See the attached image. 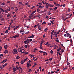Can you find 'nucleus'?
<instances>
[{
  "instance_id": "nucleus-17",
  "label": "nucleus",
  "mask_w": 74,
  "mask_h": 74,
  "mask_svg": "<svg viewBox=\"0 0 74 74\" xmlns=\"http://www.w3.org/2000/svg\"><path fill=\"white\" fill-rule=\"evenodd\" d=\"M5 33H8V30H7L5 32Z\"/></svg>"
},
{
  "instance_id": "nucleus-54",
  "label": "nucleus",
  "mask_w": 74,
  "mask_h": 74,
  "mask_svg": "<svg viewBox=\"0 0 74 74\" xmlns=\"http://www.w3.org/2000/svg\"><path fill=\"white\" fill-rule=\"evenodd\" d=\"M61 52H62V53H63V52H64V50L63 49H62V50H61Z\"/></svg>"
},
{
  "instance_id": "nucleus-51",
  "label": "nucleus",
  "mask_w": 74,
  "mask_h": 74,
  "mask_svg": "<svg viewBox=\"0 0 74 74\" xmlns=\"http://www.w3.org/2000/svg\"><path fill=\"white\" fill-rule=\"evenodd\" d=\"M29 34V32H27L25 33V34Z\"/></svg>"
},
{
  "instance_id": "nucleus-10",
  "label": "nucleus",
  "mask_w": 74,
  "mask_h": 74,
  "mask_svg": "<svg viewBox=\"0 0 74 74\" xmlns=\"http://www.w3.org/2000/svg\"><path fill=\"white\" fill-rule=\"evenodd\" d=\"M24 32V30L21 29V30H20V33H22V32Z\"/></svg>"
},
{
  "instance_id": "nucleus-34",
  "label": "nucleus",
  "mask_w": 74,
  "mask_h": 74,
  "mask_svg": "<svg viewBox=\"0 0 74 74\" xmlns=\"http://www.w3.org/2000/svg\"><path fill=\"white\" fill-rule=\"evenodd\" d=\"M24 43H26V42H27V40H25L23 42Z\"/></svg>"
},
{
  "instance_id": "nucleus-57",
  "label": "nucleus",
  "mask_w": 74,
  "mask_h": 74,
  "mask_svg": "<svg viewBox=\"0 0 74 74\" xmlns=\"http://www.w3.org/2000/svg\"><path fill=\"white\" fill-rule=\"evenodd\" d=\"M32 18V17L31 15L29 16V18Z\"/></svg>"
},
{
  "instance_id": "nucleus-8",
  "label": "nucleus",
  "mask_w": 74,
  "mask_h": 74,
  "mask_svg": "<svg viewBox=\"0 0 74 74\" xmlns=\"http://www.w3.org/2000/svg\"><path fill=\"white\" fill-rule=\"evenodd\" d=\"M44 42H45V41H44V40H42L41 41V44H42V43H44Z\"/></svg>"
},
{
  "instance_id": "nucleus-37",
  "label": "nucleus",
  "mask_w": 74,
  "mask_h": 74,
  "mask_svg": "<svg viewBox=\"0 0 74 74\" xmlns=\"http://www.w3.org/2000/svg\"><path fill=\"white\" fill-rule=\"evenodd\" d=\"M42 7V6L41 5H40L38 7V8H41Z\"/></svg>"
},
{
  "instance_id": "nucleus-39",
  "label": "nucleus",
  "mask_w": 74,
  "mask_h": 74,
  "mask_svg": "<svg viewBox=\"0 0 74 74\" xmlns=\"http://www.w3.org/2000/svg\"><path fill=\"white\" fill-rule=\"evenodd\" d=\"M19 4H23V3H22V2H19Z\"/></svg>"
},
{
  "instance_id": "nucleus-29",
  "label": "nucleus",
  "mask_w": 74,
  "mask_h": 74,
  "mask_svg": "<svg viewBox=\"0 0 74 74\" xmlns=\"http://www.w3.org/2000/svg\"><path fill=\"white\" fill-rule=\"evenodd\" d=\"M45 24H46V22H43L42 23V25H44Z\"/></svg>"
},
{
  "instance_id": "nucleus-2",
  "label": "nucleus",
  "mask_w": 74,
  "mask_h": 74,
  "mask_svg": "<svg viewBox=\"0 0 74 74\" xmlns=\"http://www.w3.org/2000/svg\"><path fill=\"white\" fill-rule=\"evenodd\" d=\"M13 72L14 73V72H15V71H16V70H17L16 69V68H13Z\"/></svg>"
},
{
  "instance_id": "nucleus-23",
  "label": "nucleus",
  "mask_w": 74,
  "mask_h": 74,
  "mask_svg": "<svg viewBox=\"0 0 74 74\" xmlns=\"http://www.w3.org/2000/svg\"><path fill=\"white\" fill-rule=\"evenodd\" d=\"M56 6L57 7H59V6H60V4L59 5L57 3V4H56Z\"/></svg>"
},
{
  "instance_id": "nucleus-6",
  "label": "nucleus",
  "mask_w": 74,
  "mask_h": 74,
  "mask_svg": "<svg viewBox=\"0 0 74 74\" xmlns=\"http://www.w3.org/2000/svg\"><path fill=\"white\" fill-rule=\"evenodd\" d=\"M8 11V9H7L6 10H5L4 11V12H5V13H7V12Z\"/></svg>"
},
{
  "instance_id": "nucleus-18",
  "label": "nucleus",
  "mask_w": 74,
  "mask_h": 74,
  "mask_svg": "<svg viewBox=\"0 0 74 74\" xmlns=\"http://www.w3.org/2000/svg\"><path fill=\"white\" fill-rule=\"evenodd\" d=\"M37 26H38V29H39V28H40V24H39V23H38L37 24Z\"/></svg>"
},
{
  "instance_id": "nucleus-41",
  "label": "nucleus",
  "mask_w": 74,
  "mask_h": 74,
  "mask_svg": "<svg viewBox=\"0 0 74 74\" xmlns=\"http://www.w3.org/2000/svg\"><path fill=\"white\" fill-rule=\"evenodd\" d=\"M50 7H53V5H50Z\"/></svg>"
},
{
  "instance_id": "nucleus-14",
  "label": "nucleus",
  "mask_w": 74,
  "mask_h": 74,
  "mask_svg": "<svg viewBox=\"0 0 74 74\" xmlns=\"http://www.w3.org/2000/svg\"><path fill=\"white\" fill-rule=\"evenodd\" d=\"M7 45L4 46V48L5 49H7Z\"/></svg>"
},
{
  "instance_id": "nucleus-47",
  "label": "nucleus",
  "mask_w": 74,
  "mask_h": 74,
  "mask_svg": "<svg viewBox=\"0 0 74 74\" xmlns=\"http://www.w3.org/2000/svg\"><path fill=\"white\" fill-rule=\"evenodd\" d=\"M28 53H29V52H27H27H25V55H27V54H28Z\"/></svg>"
},
{
  "instance_id": "nucleus-11",
  "label": "nucleus",
  "mask_w": 74,
  "mask_h": 74,
  "mask_svg": "<svg viewBox=\"0 0 74 74\" xmlns=\"http://www.w3.org/2000/svg\"><path fill=\"white\" fill-rule=\"evenodd\" d=\"M27 60V58L25 59H24L23 60L24 62H25V61H26Z\"/></svg>"
},
{
  "instance_id": "nucleus-33",
  "label": "nucleus",
  "mask_w": 74,
  "mask_h": 74,
  "mask_svg": "<svg viewBox=\"0 0 74 74\" xmlns=\"http://www.w3.org/2000/svg\"><path fill=\"white\" fill-rule=\"evenodd\" d=\"M3 60L4 61V63H5L6 62V61L7 60V59L4 60Z\"/></svg>"
},
{
  "instance_id": "nucleus-45",
  "label": "nucleus",
  "mask_w": 74,
  "mask_h": 74,
  "mask_svg": "<svg viewBox=\"0 0 74 74\" xmlns=\"http://www.w3.org/2000/svg\"><path fill=\"white\" fill-rule=\"evenodd\" d=\"M49 42H48L46 43V44H45V45H48V44Z\"/></svg>"
},
{
  "instance_id": "nucleus-56",
  "label": "nucleus",
  "mask_w": 74,
  "mask_h": 74,
  "mask_svg": "<svg viewBox=\"0 0 74 74\" xmlns=\"http://www.w3.org/2000/svg\"><path fill=\"white\" fill-rule=\"evenodd\" d=\"M72 15V14H70L68 16H71Z\"/></svg>"
},
{
  "instance_id": "nucleus-36",
  "label": "nucleus",
  "mask_w": 74,
  "mask_h": 74,
  "mask_svg": "<svg viewBox=\"0 0 74 74\" xmlns=\"http://www.w3.org/2000/svg\"><path fill=\"white\" fill-rule=\"evenodd\" d=\"M51 45V44H49L47 45V47H49V46Z\"/></svg>"
},
{
  "instance_id": "nucleus-53",
  "label": "nucleus",
  "mask_w": 74,
  "mask_h": 74,
  "mask_svg": "<svg viewBox=\"0 0 74 74\" xmlns=\"http://www.w3.org/2000/svg\"><path fill=\"white\" fill-rule=\"evenodd\" d=\"M43 38H45V34L43 35Z\"/></svg>"
},
{
  "instance_id": "nucleus-42",
  "label": "nucleus",
  "mask_w": 74,
  "mask_h": 74,
  "mask_svg": "<svg viewBox=\"0 0 74 74\" xmlns=\"http://www.w3.org/2000/svg\"><path fill=\"white\" fill-rule=\"evenodd\" d=\"M1 10L2 11V12H4V10H3V9L2 8L1 9Z\"/></svg>"
},
{
  "instance_id": "nucleus-32",
  "label": "nucleus",
  "mask_w": 74,
  "mask_h": 74,
  "mask_svg": "<svg viewBox=\"0 0 74 74\" xmlns=\"http://www.w3.org/2000/svg\"><path fill=\"white\" fill-rule=\"evenodd\" d=\"M25 48H27V45H25Z\"/></svg>"
},
{
  "instance_id": "nucleus-44",
  "label": "nucleus",
  "mask_w": 74,
  "mask_h": 74,
  "mask_svg": "<svg viewBox=\"0 0 74 74\" xmlns=\"http://www.w3.org/2000/svg\"><path fill=\"white\" fill-rule=\"evenodd\" d=\"M28 4H29V3H28V2H27L26 3H25V5H28Z\"/></svg>"
},
{
  "instance_id": "nucleus-35",
  "label": "nucleus",
  "mask_w": 74,
  "mask_h": 74,
  "mask_svg": "<svg viewBox=\"0 0 74 74\" xmlns=\"http://www.w3.org/2000/svg\"><path fill=\"white\" fill-rule=\"evenodd\" d=\"M54 35L55 36L56 35H57V33H56V32H54Z\"/></svg>"
},
{
  "instance_id": "nucleus-5",
  "label": "nucleus",
  "mask_w": 74,
  "mask_h": 74,
  "mask_svg": "<svg viewBox=\"0 0 74 74\" xmlns=\"http://www.w3.org/2000/svg\"><path fill=\"white\" fill-rule=\"evenodd\" d=\"M4 53L5 54L7 53H8V50H6L4 52Z\"/></svg>"
},
{
  "instance_id": "nucleus-27",
  "label": "nucleus",
  "mask_w": 74,
  "mask_h": 74,
  "mask_svg": "<svg viewBox=\"0 0 74 74\" xmlns=\"http://www.w3.org/2000/svg\"><path fill=\"white\" fill-rule=\"evenodd\" d=\"M50 53H51V54H52L53 53V51H52V50H51L50 51Z\"/></svg>"
},
{
  "instance_id": "nucleus-21",
  "label": "nucleus",
  "mask_w": 74,
  "mask_h": 74,
  "mask_svg": "<svg viewBox=\"0 0 74 74\" xmlns=\"http://www.w3.org/2000/svg\"><path fill=\"white\" fill-rule=\"evenodd\" d=\"M51 14V11H49V12L48 13V14L49 15H50Z\"/></svg>"
},
{
  "instance_id": "nucleus-31",
  "label": "nucleus",
  "mask_w": 74,
  "mask_h": 74,
  "mask_svg": "<svg viewBox=\"0 0 74 74\" xmlns=\"http://www.w3.org/2000/svg\"><path fill=\"white\" fill-rule=\"evenodd\" d=\"M67 68L65 67V68H64L63 70H67Z\"/></svg>"
},
{
  "instance_id": "nucleus-19",
  "label": "nucleus",
  "mask_w": 74,
  "mask_h": 74,
  "mask_svg": "<svg viewBox=\"0 0 74 74\" xmlns=\"http://www.w3.org/2000/svg\"><path fill=\"white\" fill-rule=\"evenodd\" d=\"M24 62H23V60H21V64H23Z\"/></svg>"
},
{
  "instance_id": "nucleus-61",
  "label": "nucleus",
  "mask_w": 74,
  "mask_h": 74,
  "mask_svg": "<svg viewBox=\"0 0 74 74\" xmlns=\"http://www.w3.org/2000/svg\"><path fill=\"white\" fill-rule=\"evenodd\" d=\"M10 1H8L7 2V3H10Z\"/></svg>"
},
{
  "instance_id": "nucleus-1",
  "label": "nucleus",
  "mask_w": 74,
  "mask_h": 74,
  "mask_svg": "<svg viewBox=\"0 0 74 74\" xmlns=\"http://www.w3.org/2000/svg\"><path fill=\"white\" fill-rule=\"evenodd\" d=\"M13 51L14 53L13 52V53H14V54H15V55L18 54V51H17V50H16V49H14Z\"/></svg>"
},
{
  "instance_id": "nucleus-22",
  "label": "nucleus",
  "mask_w": 74,
  "mask_h": 74,
  "mask_svg": "<svg viewBox=\"0 0 74 74\" xmlns=\"http://www.w3.org/2000/svg\"><path fill=\"white\" fill-rule=\"evenodd\" d=\"M56 9H57V7H55L53 8V10L54 11H56Z\"/></svg>"
},
{
  "instance_id": "nucleus-25",
  "label": "nucleus",
  "mask_w": 74,
  "mask_h": 74,
  "mask_svg": "<svg viewBox=\"0 0 74 74\" xmlns=\"http://www.w3.org/2000/svg\"><path fill=\"white\" fill-rule=\"evenodd\" d=\"M20 69L21 70V72H22V71L23 70V69H22V68L21 67H20Z\"/></svg>"
},
{
  "instance_id": "nucleus-28",
  "label": "nucleus",
  "mask_w": 74,
  "mask_h": 74,
  "mask_svg": "<svg viewBox=\"0 0 74 74\" xmlns=\"http://www.w3.org/2000/svg\"><path fill=\"white\" fill-rule=\"evenodd\" d=\"M48 25H49V26H51V25H52V24H51V23H48Z\"/></svg>"
},
{
  "instance_id": "nucleus-30",
  "label": "nucleus",
  "mask_w": 74,
  "mask_h": 74,
  "mask_svg": "<svg viewBox=\"0 0 74 74\" xmlns=\"http://www.w3.org/2000/svg\"><path fill=\"white\" fill-rule=\"evenodd\" d=\"M10 16V14H8L7 16V18H8V17H9Z\"/></svg>"
},
{
  "instance_id": "nucleus-40",
  "label": "nucleus",
  "mask_w": 74,
  "mask_h": 74,
  "mask_svg": "<svg viewBox=\"0 0 74 74\" xmlns=\"http://www.w3.org/2000/svg\"><path fill=\"white\" fill-rule=\"evenodd\" d=\"M29 41L30 42H32V39H29Z\"/></svg>"
},
{
  "instance_id": "nucleus-15",
  "label": "nucleus",
  "mask_w": 74,
  "mask_h": 74,
  "mask_svg": "<svg viewBox=\"0 0 74 74\" xmlns=\"http://www.w3.org/2000/svg\"><path fill=\"white\" fill-rule=\"evenodd\" d=\"M13 21H14V20H11V22L10 23V24H12V23H13Z\"/></svg>"
},
{
  "instance_id": "nucleus-13",
  "label": "nucleus",
  "mask_w": 74,
  "mask_h": 74,
  "mask_svg": "<svg viewBox=\"0 0 74 74\" xmlns=\"http://www.w3.org/2000/svg\"><path fill=\"white\" fill-rule=\"evenodd\" d=\"M34 56H35L34 55H32L31 56H30V58H33Z\"/></svg>"
},
{
  "instance_id": "nucleus-24",
  "label": "nucleus",
  "mask_w": 74,
  "mask_h": 74,
  "mask_svg": "<svg viewBox=\"0 0 74 74\" xmlns=\"http://www.w3.org/2000/svg\"><path fill=\"white\" fill-rule=\"evenodd\" d=\"M37 11L38 12H40V9L39 8L37 9Z\"/></svg>"
},
{
  "instance_id": "nucleus-48",
  "label": "nucleus",
  "mask_w": 74,
  "mask_h": 74,
  "mask_svg": "<svg viewBox=\"0 0 74 74\" xmlns=\"http://www.w3.org/2000/svg\"><path fill=\"white\" fill-rule=\"evenodd\" d=\"M30 63H29L28 62H27V66H29V64Z\"/></svg>"
},
{
  "instance_id": "nucleus-4",
  "label": "nucleus",
  "mask_w": 74,
  "mask_h": 74,
  "mask_svg": "<svg viewBox=\"0 0 74 74\" xmlns=\"http://www.w3.org/2000/svg\"><path fill=\"white\" fill-rule=\"evenodd\" d=\"M42 45L40 44V48L41 49H42Z\"/></svg>"
},
{
  "instance_id": "nucleus-60",
  "label": "nucleus",
  "mask_w": 74,
  "mask_h": 74,
  "mask_svg": "<svg viewBox=\"0 0 74 74\" xmlns=\"http://www.w3.org/2000/svg\"><path fill=\"white\" fill-rule=\"evenodd\" d=\"M13 37H14V38H16V36L15 35V36H13Z\"/></svg>"
},
{
  "instance_id": "nucleus-50",
  "label": "nucleus",
  "mask_w": 74,
  "mask_h": 74,
  "mask_svg": "<svg viewBox=\"0 0 74 74\" xmlns=\"http://www.w3.org/2000/svg\"><path fill=\"white\" fill-rule=\"evenodd\" d=\"M11 10H14V8L13 7H12L11 8Z\"/></svg>"
},
{
  "instance_id": "nucleus-3",
  "label": "nucleus",
  "mask_w": 74,
  "mask_h": 74,
  "mask_svg": "<svg viewBox=\"0 0 74 74\" xmlns=\"http://www.w3.org/2000/svg\"><path fill=\"white\" fill-rule=\"evenodd\" d=\"M16 36V37H19V34H17L16 35H15Z\"/></svg>"
},
{
  "instance_id": "nucleus-59",
  "label": "nucleus",
  "mask_w": 74,
  "mask_h": 74,
  "mask_svg": "<svg viewBox=\"0 0 74 74\" xmlns=\"http://www.w3.org/2000/svg\"><path fill=\"white\" fill-rule=\"evenodd\" d=\"M56 42H59V40L58 39L56 40Z\"/></svg>"
},
{
  "instance_id": "nucleus-46",
  "label": "nucleus",
  "mask_w": 74,
  "mask_h": 74,
  "mask_svg": "<svg viewBox=\"0 0 74 74\" xmlns=\"http://www.w3.org/2000/svg\"><path fill=\"white\" fill-rule=\"evenodd\" d=\"M46 18H47V19H48L49 18V16H46Z\"/></svg>"
},
{
  "instance_id": "nucleus-64",
  "label": "nucleus",
  "mask_w": 74,
  "mask_h": 74,
  "mask_svg": "<svg viewBox=\"0 0 74 74\" xmlns=\"http://www.w3.org/2000/svg\"><path fill=\"white\" fill-rule=\"evenodd\" d=\"M8 30H10V27H8Z\"/></svg>"
},
{
  "instance_id": "nucleus-26",
  "label": "nucleus",
  "mask_w": 74,
  "mask_h": 74,
  "mask_svg": "<svg viewBox=\"0 0 74 74\" xmlns=\"http://www.w3.org/2000/svg\"><path fill=\"white\" fill-rule=\"evenodd\" d=\"M54 49H56V45H55L54 46Z\"/></svg>"
},
{
  "instance_id": "nucleus-52",
  "label": "nucleus",
  "mask_w": 74,
  "mask_h": 74,
  "mask_svg": "<svg viewBox=\"0 0 74 74\" xmlns=\"http://www.w3.org/2000/svg\"><path fill=\"white\" fill-rule=\"evenodd\" d=\"M4 4V3H2L1 4L2 5H3Z\"/></svg>"
},
{
  "instance_id": "nucleus-20",
  "label": "nucleus",
  "mask_w": 74,
  "mask_h": 74,
  "mask_svg": "<svg viewBox=\"0 0 74 74\" xmlns=\"http://www.w3.org/2000/svg\"><path fill=\"white\" fill-rule=\"evenodd\" d=\"M36 62H35L34 64V65L33 66V67H34L35 66H36Z\"/></svg>"
},
{
  "instance_id": "nucleus-43",
  "label": "nucleus",
  "mask_w": 74,
  "mask_h": 74,
  "mask_svg": "<svg viewBox=\"0 0 74 74\" xmlns=\"http://www.w3.org/2000/svg\"><path fill=\"white\" fill-rule=\"evenodd\" d=\"M11 28H14L15 27V26H11Z\"/></svg>"
},
{
  "instance_id": "nucleus-38",
  "label": "nucleus",
  "mask_w": 74,
  "mask_h": 74,
  "mask_svg": "<svg viewBox=\"0 0 74 74\" xmlns=\"http://www.w3.org/2000/svg\"><path fill=\"white\" fill-rule=\"evenodd\" d=\"M66 37H69V34H66Z\"/></svg>"
},
{
  "instance_id": "nucleus-9",
  "label": "nucleus",
  "mask_w": 74,
  "mask_h": 74,
  "mask_svg": "<svg viewBox=\"0 0 74 74\" xmlns=\"http://www.w3.org/2000/svg\"><path fill=\"white\" fill-rule=\"evenodd\" d=\"M19 56H17L16 57V59H19V58H20V57H19Z\"/></svg>"
},
{
  "instance_id": "nucleus-7",
  "label": "nucleus",
  "mask_w": 74,
  "mask_h": 74,
  "mask_svg": "<svg viewBox=\"0 0 74 74\" xmlns=\"http://www.w3.org/2000/svg\"><path fill=\"white\" fill-rule=\"evenodd\" d=\"M54 31H55V30H53L51 32V35H53V32H54Z\"/></svg>"
},
{
  "instance_id": "nucleus-55",
  "label": "nucleus",
  "mask_w": 74,
  "mask_h": 74,
  "mask_svg": "<svg viewBox=\"0 0 74 74\" xmlns=\"http://www.w3.org/2000/svg\"><path fill=\"white\" fill-rule=\"evenodd\" d=\"M32 38V36H29L28 37V38Z\"/></svg>"
},
{
  "instance_id": "nucleus-58",
  "label": "nucleus",
  "mask_w": 74,
  "mask_h": 74,
  "mask_svg": "<svg viewBox=\"0 0 74 74\" xmlns=\"http://www.w3.org/2000/svg\"><path fill=\"white\" fill-rule=\"evenodd\" d=\"M28 7H30V5H27Z\"/></svg>"
},
{
  "instance_id": "nucleus-63",
  "label": "nucleus",
  "mask_w": 74,
  "mask_h": 74,
  "mask_svg": "<svg viewBox=\"0 0 74 74\" xmlns=\"http://www.w3.org/2000/svg\"><path fill=\"white\" fill-rule=\"evenodd\" d=\"M30 15L32 17H33V14H31Z\"/></svg>"
},
{
  "instance_id": "nucleus-16",
  "label": "nucleus",
  "mask_w": 74,
  "mask_h": 74,
  "mask_svg": "<svg viewBox=\"0 0 74 74\" xmlns=\"http://www.w3.org/2000/svg\"><path fill=\"white\" fill-rule=\"evenodd\" d=\"M61 50V48H60V47L59 49H57V51H60V50Z\"/></svg>"
},
{
  "instance_id": "nucleus-49",
  "label": "nucleus",
  "mask_w": 74,
  "mask_h": 74,
  "mask_svg": "<svg viewBox=\"0 0 74 74\" xmlns=\"http://www.w3.org/2000/svg\"><path fill=\"white\" fill-rule=\"evenodd\" d=\"M19 27V26H17L16 27V29H18V28Z\"/></svg>"
},
{
  "instance_id": "nucleus-12",
  "label": "nucleus",
  "mask_w": 74,
  "mask_h": 74,
  "mask_svg": "<svg viewBox=\"0 0 74 74\" xmlns=\"http://www.w3.org/2000/svg\"><path fill=\"white\" fill-rule=\"evenodd\" d=\"M8 64L6 63V64H4L2 66L3 67H5V66H7V65Z\"/></svg>"
},
{
  "instance_id": "nucleus-62",
  "label": "nucleus",
  "mask_w": 74,
  "mask_h": 74,
  "mask_svg": "<svg viewBox=\"0 0 74 74\" xmlns=\"http://www.w3.org/2000/svg\"><path fill=\"white\" fill-rule=\"evenodd\" d=\"M49 6L48 5H46V8H48Z\"/></svg>"
}]
</instances>
